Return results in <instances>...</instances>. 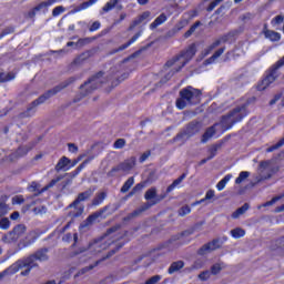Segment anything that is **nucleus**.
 I'll use <instances>...</instances> for the list:
<instances>
[{"mask_svg":"<svg viewBox=\"0 0 284 284\" xmlns=\"http://www.w3.org/2000/svg\"><path fill=\"white\" fill-rule=\"evenodd\" d=\"M250 176V172L248 171H242L239 176L235 180V183L237 185H241V183H243V181H245L247 178Z\"/></svg>","mask_w":284,"mask_h":284,"instance_id":"obj_29","label":"nucleus"},{"mask_svg":"<svg viewBox=\"0 0 284 284\" xmlns=\"http://www.w3.org/2000/svg\"><path fill=\"white\" fill-rule=\"evenodd\" d=\"M248 210H250V204H244L242 207L233 212L232 219H239V216H243V214H245V212H247Z\"/></svg>","mask_w":284,"mask_h":284,"instance_id":"obj_22","label":"nucleus"},{"mask_svg":"<svg viewBox=\"0 0 284 284\" xmlns=\"http://www.w3.org/2000/svg\"><path fill=\"white\" fill-rule=\"evenodd\" d=\"M31 192H39V184H37V182H33L31 185H30V189H29Z\"/></svg>","mask_w":284,"mask_h":284,"instance_id":"obj_53","label":"nucleus"},{"mask_svg":"<svg viewBox=\"0 0 284 284\" xmlns=\"http://www.w3.org/2000/svg\"><path fill=\"white\" fill-rule=\"evenodd\" d=\"M168 21V16L165 13L160 14L152 23L151 28H159V26H163Z\"/></svg>","mask_w":284,"mask_h":284,"instance_id":"obj_18","label":"nucleus"},{"mask_svg":"<svg viewBox=\"0 0 284 284\" xmlns=\"http://www.w3.org/2000/svg\"><path fill=\"white\" fill-rule=\"evenodd\" d=\"M232 181V174H227L216 184V190L219 192H223L225 190V185H227Z\"/></svg>","mask_w":284,"mask_h":284,"instance_id":"obj_15","label":"nucleus"},{"mask_svg":"<svg viewBox=\"0 0 284 284\" xmlns=\"http://www.w3.org/2000/svg\"><path fill=\"white\" fill-rule=\"evenodd\" d=\"M185 176H187V174L183 173L180 178H178L175 181H173V183L169 186V192H172V190H174L175 187H179V185H181V183H183Z\"/></svg>","mask_w":284,"mask_h":284,"instance_id":"obj_24","label":"nucleus"},{"mask_svg":"<svg viewBox=\"0 0 284 284\" xmlns=\"http://www.w3.org/2000/svg\"><path fill=\"white\" fill-rule=\"evenodd\" d=\"M219 3H221V0H214L210 3V6L207 7V12H212V10H214V8H216V6H219Z\"/></svg>","mask_w":284,"mask_h":284,"instance_id":"obj_44","label":"nucleus"},{"mask_svg":"<svg viewBox=\"0 0 284 284\" xmlns=\"http://www.w3.org/2000/svg\"><path fill=\"white\" fill-rule=\"evenodd\" d=\"M125 146V140L123 139H119L118 141H115L114 143V149L115 150H121L122 148Z\"/></svg>","mask_w":284,"mask_h":284,"instance_id":"obj_38","label":"nucleus"},{"mask_svg":"<svg viewBox=\"0 0 284 284\" xmlns=\"http://www.w3.org/2000/svg\"><path fill=\"white\" fill-rule=\"evenodd\" d=\"M14 73L2 72L0 73V83H6V81H12L14 80Z\"/></svg>","mask_w":284,"mask_h":284,"instance_id":"obj_25","label":"nucleus"},{"mask_svg":"<svg viewBox=\"0 0 284 284\" xmlns=\"http://www.w3.org/2000/svg\"><path fill=\"white\" fill-rule=\"evenodd\" d=\"M99 0H89L87 2L81 3L80 6L75 7L72 11L73 14H77V12H82V10H88V8H91V6H94Z\"/></svg>","mask_w":284,"mask_h":284,"instance_id":"obj_12","label":"nucleus"},{"mask_svg":"<svg viewBox=\"0 0 284 284\" xmlns=\"http://www.w3.org/2000/svg\"><path fill=\"white\" fill-rule=\"evenodd\" d=\"M232 239H243V236H245V230L241 229V227H236L231 230L230 232Z\"/></svg>","mask_w":284,"mask_h":284,"instance_id":"obj_23","label":"nucleus"},{"mask_svg":"<svg viewBox=\"0 0 284 284\" xmlns=\"http://www.w3.org/2000/svg\"><path fill=\"white\" fill-rule=\"evenodd\" d=\"M245 116H247V109H245V105L236 106L230 112V114L222 119L221 125L224 130H230L234 123L243 121Z\"/></svg>","mask_w":284,"mask_h":284,"instance_id":"obj_4","label":"nucleus"},{"mask_svg":"<svg viewBox=\"0 0 284 284\" xmlns=\"http://www.w3.org/2000/svg\"><path fill=\"white\" fill-rule=\"evenodd\" d=\"M8 227H10V220L8 217L0 220V229L8 230Z\"/></svg>","mask_w":284,"mask_h":284,"instance_id":"obj_36","label":"nucleus"},{"mask_svg":"<svg viewBox=\"0 0 284 284\" xmlns=\"http://www.w3.org/2000/svg\"><path fill=\"white\" fill-rule=\"evenodd\" d=\"M278 247L284 248V239L278 240Z\"/></svg>","mask_w":284,"mask_h":284,"instance_id":"obj_62","label":"nucleus"},{"mask_svg":"<svg viewBox=\"0 0 284 284\" xmlns=\"http://www.w3.org/2000/svg\"><path fill=\"white\" fill-rule=\"evenodd\" d=\"M184 265L185 264L183 263V261L174 262L173 264H171L169 268V274H174V272H179V270H183Z\"/></svg>","mask_w":284,"mask_h":284,"instance_id":"obj_21","label":"nucleus"},{"mask_svg":"<svg viewBox=\"0 0 284 284\" xmlns=\"http://www.w3.org/2000/svg\"><path fill=\"white\" fill-rule=\"evenodd\" d=\"M187 23H190V18L184 16L183 19L175 24V27L173 29L174 32H180V30H183V28H185L187 26Z\"/></svg>","mask_w":284,"mask_h":284,"instance_id":"obj_20","label":"nucleus"},{"mask_svg":"<svg viewBox=\"0 0 284 284\" xmlns=\"http://www.w3.org/2000/svg\"><path fill=\"white\" fill-rule=\"evenodd\" d=\"M135 163L136 161L134 160V158H131L130 160H126L120 165V170H122L123 172H130V170L134 168Z\"/></svg>","mask_w":284,"mask_h":284,"instance_id":"obj_16","label":"nucleus"},{"mask_svg":"<svg viewBox=\"0 0 284 284\" xmlns=\"http://www.w3.org/2000/svg\"><path fill=\"white\" fill-rule=\"evenodd\" d=\"M139 37H141V34H135L124 47H123V50H125V48H130V45H132V43H134Z\"/></svg>","mask_w":284,"mask_h":284,"instance_id":"obj_48","label":"nucleus"},{"mask_svg":"<svg viewBox=\"0 0 284 284\" xmlns=\"http://www.w3.org/2000/svg\"><path fill=\"white\" fill-rule=\"evenodd\" d=\"M223 52H225V48L222 47L215 51V53L210 59L205 60L204 65H212V63H216V59H219Z\"/></svg>","mask_w":284,"mask_h":284,"instance_id":"obj_14","label":"nucleus"},{"mask_svg":"<svg viewBox=\"0 0 284 284\" xmlns=\"http://www.w3.org/2000/svg\"><path fill=\"white\" fill-rule=\"evenodd\" d=\"M199 26H201V22H196L195 24H193L190 28V30L185 33V37H190V34H192V32H194V30H196Z\"/></svg>","mask_w":284,"mask_h":284,"instance_id":"obj_49","label":"nucleus"},{"mask_svg":"<svg viewBox=\"0 0 284 284\" xmlns=\"http://www.w3.org/2000/svg\"><path fill=\"white\" fill-rule=\"evenodd\" d=\"M36 261H48V251H38L34 255L16 262L9 268L0 273V282L3 281V278H8V276H12V274H17L19 270L26 268L21 272L22 276L30 274L31 267L37 266Z\"/></svg>","mask_w":284,"mask_h":284,"instance_id":"obj_1","label":"nucleus"},{"mask_svg":"<svg viewBox=\"0 0 284 284\" xmlns=\"http://www.w3.org/2000/svg\"><path fill=\"white\" fill-rule=\"evenodd\" d=\"M278 172V166L273 161H264L260 163L257 170V175H255V183H261V181H266V179H272L274 174Z\"/></svg>","mask_w":284,"mask_h":284,"instance_id":"obj_5","label":"nucleus"},{"mask_svg":"<svg viewBox=\"0 0 284 284\" xmlns=\"http://www.w3.org/2000/svg\"><path fill=\"white\" fill-rule=\"evenodd\" d=\"M204 201H205V199H202V200H200V201L193 203V205H201V203H203Z\"/></svg>","mask_w":284,"mask_h":284,"instance_id":"obj_64","label":"nucleus"},{"mask_svg":"<svg viewBox=\"0 0 284 284\" xmlns=\"http://www.w3.org/2000/svg\"><path fill=\"white\" fill-rule=\"evenodd\" d=\"M54 3H57V0H47L40 2L33 8V11L41 12V10H48L51 6H54Z\"/></svg>","mask_w":284,"mask_h":284,"instance_id":"obj_11","label":"nucleus"},{"mask_svg":"<svg viewBox=\"0 0 284 284\" xmlns=\"http://www.w3.org/2000/svg\"><path fill=\"white\" fill-rule=\"evenodd\" d=\"M99 219V214L90 215L87 220V223L90 225V223H94Z\"/></svg>","mask_w":284,"mask_h":284,"instance_id":"obj_51","label":"nucleus"},{"mask_svg":"<svg viewBox=\"0 0 284 284\" xmlns=\"http://www.w3.org/2000/svg\"><path fill=\"white\" fill-rule=\"evenodd\" d=\"M139 6H146V3H150V0H138Z\"/></svg>","mask_w":284,"mask_h":284,"instance_id":"obj_59","label":"nucleus"},{"mask_svg":"<svg viewBox=\"0 0 284 284\" xmlns=\"http://www.w3.org/2000/svg\"><path fill=\"white\" fill-rule=\"evenodd\" d=\"M77 163H72L70 159L63 156L62 159L59 160L58 164L55 165V170L58 172H61L63 170L64 172H68V170H72Z\"/></svg>","mask_w":284,"mask_h":284,"instance_id":"obj_10","label":"nucleus"},{"mask_svg":"<svg viewBox=\"0 0 284 284\" xmlns=\"http://www.w3.org/2000/svg\"><path fill=\"white\" fill-rule=\"evenodd\" d=\"M144 197L146 199V201H154V199L156 197V190L150 189L149 191H146Z\"/></svg>","mask_w":284,"mask_h":284,"instance_id":"obj_34","label":"nucleus"},{"mask_svg":"<svg viewBox=\"0 0 284 284\" xmlns=\"http://www.w3.org/2000/svg\"><path fill=\"white\" fill-rule=\"evenodd\" d=\"M159 281H161V275H155V276L151 277L149 281H146L145 284H156V283H159Z\"/></svg>","mask_w":284,"mask_h":284,"instance_id":"obj_45","label":"nucleus"},{"mask_svg":"<svg viewBox=\"0 0 284 284\" xmlns=\"http://www.w3.org/2000/svg\"><path fill=\"white\" fill-rule=\"evenodd\" d=\"M227 241V237H223V241L221 240H213L211 243L204 245L199 250L200 256H205L206 254H210L211 252H214L215 250H219L221 245H223Z\"/></svg>","mask_w":284,"mask_h":284,"instance_id":"obj_7","label":"nucleus"},{"mask_svg":"<svg viewBox=\"0 0 284 284\" xmlns=\"http://www.w3.org/2000/svg\"><path fill=\"white\" fill-rule=\"evenodd\" d=\"M200 281H207L210 278V271H204L199 275Z\"/></svg>","mask_w":284,"mask_h":284,"instance_id":"obj_46","label":"nucleus"},{"mask_svg":"<svg viewBox=\"0 0 284 284\" xmlns=\"http://www.w3.org/2000/svg\"><path fill=\"white\" fill-rule=\"evenodd\" d=\"M54 183H57L55 180H53V181L50 183V185L45 186V187L42 190V192H45V190H48V187H52V185H54Z\"/></svg>","mask_w":284,"mask_h":284,"instance_id":"obj_61","label":"nucleus"},{"mask_svg":"<svg viewBox=\"0 0 284 284\" xmlns=\"http://www.w3.org/2000/svg\"><path fill=\"white\" fill-rule=\"evenodd\" d=\"M180 99L176 101V108L179 110L185 109L186 105L192 103H199L201 101V92L199 89H194L192 87H187L186 89L180 92Z\"/></svg>","mask_w":284,"mask_h":284,"instance_id":"obj_3","label":"nucleus"},{"mask_svg":"<svg viewBox=\"0 0 284 284\" xmlns=\"http://www.w3.org/2000/svg\"><path fill=\"white\" fill-rule=\"evenodd\" d=\"M12 239H14V236L12 235V233H9V234H7V235H4V236L2 237V241H3L4 243H10V242L12 241Z\"/></svg>","mask_w":284,"mask_h":284,"instance_id":"obj_50","label":"nucleus"},{"mask_svg":"<svg viewBox=\"0 0 284 284\" xmlns=\"http://www.w3.org/2000/svg\"><path fill=\"white\" fill-rule=\"evenodd\" d=\"M282 65H284V58L281 59V60L275 64L276 70H277V68H281Z\"/></svg>","mask_w":284,"mask_h":284,"instance_id":"obj_58","label":"nucleus"},{"mask_svg":"<svg viewBox=\"0 0 284 284\" xmlns=\"http://www.w3.org/2000/svg\"><path fill=\"white\" fill-rule=\"evenodd\" d=\"M264 36L270 41H281V33L272 31V30H264Z\"/></svg>","mask_w":284,"mask_h":284,"instance_id":"obj_17","label":"nucleus"},{"mask_svg":"<svg viewBox=\"0 0 284 284\" xmlns=\"http://www.w3.org/2000/svg\"><path fill=\"white\" fill-rule=\"evenodd\" d=\"M12 203H13V205H21V203H23V196L17 195V196L12 197Z\"/></svg>","mask_w":284,"mask_h":284,"instance_id":"obj_43","label":"nucleus"},{"mask_svg":"<svg viewBox=\"0 0 284 284\" xmlns=\"http://www.w3.org/2000/svg\"><path fill=\"white\" fill-rule=\"evenodd\" d=\"M149 156H150V153H144V154H142V156L140 158L141 163H143L144 161H146Z\"/></svg>","mask_w":284,"mask_h":284,"instance_id":"obj_55","label":"nucleus"},{"mask_svg":"<svg viewBox=\"0 0 284 284\" xmlns=\"http://www.w3.org/2000/svg\"><path fill=\"white\" fill-rule=\"evenodd\" d=\"M141 190H143V184H138L134 189H133V192L131 193L134 194V192H141Z\"/></svg>","mask_w":284,"mask_h":284,"instance_id":"obj_54","label":"nucleus"},{"mask_svg":"<svg viewBox=\"0 0 284 284\" xmlns=\"http://www.w3.org/2000/svg\"><path fill=\"white\" fill-rule=\"evenodd\" d=\"M108 241V237L102 239L100 242H95L91 250H97V252H101V250H108L110 247V243L105 244Z\"/></svg>","mask_w":284,"mask_h":284,"instance_id":"obj_13","label":"nucleus"},{"mask_svg":"<svg viewBox=\"0 0 284 284\" xmlns=\"http://www.w3.org/2000/svg\"><path fill=\"white\" fill-rule=\"evenodd\" d=\"M223 43H225V39L215 40L209 48L204 50V57H207L211 50H216V48H219V45H222Z\"/></svg>","mask_w":284,"mask_h":284,"instance_id":"obj_19","label":"nucleus"},{"mask_svg":"<svg viewBox=\"0 0 284 284\" xmlns=\"http://www.w3.org/2000/svg\"><path fill=\"white\" fill-rule=\"evenodd\" d=\"M100 83H103V73L101 72L85 82L80 90L81 92H84L83 95L85 97L87 94H90L92 90H97Z\"/></svg>","mask_w":284,"mask_h":284,"instance_id":"obj_6","label":"nucleus"},{"mask_svg":"<svg viewBox=\"0 0 284 284\" xmlns=\"http://www.w3.org/2000/svg\"><path fill=\"white\" fill-rule=\"evenodd\" d=\"M215 192L214 190H209L205 194L204 201H210L211 199H214Z\"/></svg>","mask_w":284,"mask_h":284,"instance_id":"obj_47","label":"nucleus"},{"mask_svg":"<svg viewBox=\"0 0 284 284\" xmlns=\"http://www.w3.org/2000/svg\"><path fill=\"white\" fill-rule=\"evenodd\" d=\"M215 133H216V129H214V126L209 128L203 135V141H207V139H212V136H214Z\"/></svg>","mask_w":284,"mask_h":284,"instance_id":"obj_32","label":"nucleus"},{"mask_svg":"<svg viewBox=\"0 0 284 284\" xmlns=\"http://www.w3.org/2000/svg\"><path fill=\"white\" fill-rule=\"evenodd\" d=\"M275 212H284V204L275 209Z\"/></svg>","mask_w":284,"mask_h":284,"instance_id":"obj_63","label":"nucleus"},{"mask_svg":"<svg viewBox=\"0 0 284 284\" xmlns=\"http://www.w3.org/2000/svg\"><path fill=\"white\" fill-rule=\"evenodd\" d=\"M68 148H69V152H71V154H77V152H79V148L74 143H69Z\"/></svg>","mask_w":284,"mask_h":284,"instance_id":"obj_42","label":"nucleus"},{"mask_svg":"<svg viewBox=\"0 0 284 284\" xmlns=\"http://www.w3.org/2000/svg\"><path fill=\"white\" fill-rule=\"evenodd\" d=\"M59 90L49 91L45 95L40 97L37 101L33 102V105H39V103H44L45 99H48L51 94H57Z\"/></svg>","mask_w":284,"mask_h":284,"instance_id":"obj_28","label":"nucleus"},{"mask_svg":"<svg viewBox=\"0 0 284 284\" xmlns=\"http://www.w3.org/2000/svg\"><path fill=\"white\" fill-rule=\"evenodd\" d=\"M134 185V178H130L122 186L121 192L125 193Z\"/></svg>","mask_w":284,"mask_h":284,"instance_id":"obj_33","label":"nucleus"},{"mask_svg":"<svg viewBox=\"0 0 284 284\" xmlns=\"http://www.w3.org/2000/svg\"><path fill=\"white\" fill-rule=\"evenodd\" d=\"M190 212H192V209L190 206H183L180 210V216H185V215L190 214Z\"/></svg>","mask_w":284,"mask_h":284,"instance_id":"obj_41","label":"nucleus"},{"mask_svg":"<svg viewBox=\"0 0 284 284\" xmlns=\"http://www.w3.org/2000/svg\"><path fill=\"white\" fill-rule=\"evenodd\" d=\"M281 199H283V196H275L271 201L262 204L260 207H270V205H274V203H276L277 201H281Z\"/></svg>","mask_w":284,"mask_h":284,"instance_id":"obj_35","label":"nucleus"},{"mask_svg":"<svg viewBox=\"0 0 284 284\" xmlns=\"http://www.w3.org/2000/svg\"><path fill=\"white\" fill-rule=\"evenodd\" d=\"M276 81V69L273 70L266 78H264L258 84L257 90L263 91L267 90L272 83Z\"/></svg>","mask_w":284,"mask_h":284,"instance_id":"obj_9","label":"nucleus"},{"mask_svg":"<svg viewBox=\"0 0 284 284\" xmlns=\"http://www.w3.org/2000/svg\"><path fill=\"white\" fill-rule=\"evenodd\" d=\"M103 201H105V193H100L98 194V196L95 197V205H99L100 203H103Z\"/></svg>","mask_w":284,"mask_h":284,"instance_id":"obj_40","label":"nucleus"},{"mask_svg":"<svg viewBox=\"0 0 284 284\" xmlns=\"http://www.w3.org/2000/svg\"><path fill=\"white\" fill-rule=\"evenodd\" d=\"M194 54H196V44H191L184 52H182L181 55L166 62V70H171V72H179V70H181L185 63L192 61Z\"/></svg>","mask_w":284,"mask_h":284,"instance_id":"obj_2","label":"nucleus"},{"mask_svg":"<svg viewBox=\"0 0 284 284\" xmlns=\"http://www.w3.org/2000/svg\"><path fill=\"white\" fill-rule=\"evenodd\" d=\"M150 19H152V13L150 11H146L140 16L135 23H146V21H150Z\"/></svg>","mask_w":284,"mask_h":284,"instance_id":"obj_26","label":"nucleus"},{"mask_svg":"<svg viewBox=\"0 0 284 284\" xmlns=\"http://www.w3.org/2000/svg\"><path fill=\"white\" fill-rule=\"evenodd\" d=\"M284 21V17L283 16H276L272 21H271V26H273L275 28V30H280V26L281 23H283Z\"/></svg>","mask_w":284,"mask_h":284,"instance_id":"obj_30","label":"nucleus"},{"mask_svg":"<svg viewBox=\"0 0 284 284\" xmlns=\"http://www.w3.org/2000/svg\"><path fill=\"white\" fill-rule=\"evenodd\" d=\"M225 270V264L223 263H216L212 266L211 268V273L216 275V274H220L221 271Z\"/></svg>","mask_w":284,"mask_h":284,"instance_id":"obj_31","label":"nucleus"},{"mask_svg":"<svg viewBox=\"0 0 284 284\" xmlns=\"http://www.w3.org/2000/svg\"><path fill=\"white\" fill-rule=\"evenodd\" d=\"M156 203H158V201H152L151 204H146V206L142 209V212L148 210V207H151V205H156Z\"/></svg>","mask_w":284,"mask_h":284,"instance_id":"obj_60","label":"nucleus"},{"mask_svg":"<svg viewBox=\"0 0 284 284\" xmlns=\"http://www.w3.org/2000/svg\"><path fill=\"white\" fill-rule=\"evenodd\" d=\"M10 219H11L12 221H17V219H19V212H13V213L11 214Z\"/></svg>","mask_w":284,"mask_h":284,"instance_id":"obj_56","label":"nucleus"},{"mask_svg":"<svg viewBox=\"0 0 284 284\" xmlns=\"http://www.w3.org/2000/svg\"><path fill=\"white\" fill-rule=\"evenodd\" d=\"M65 9L63 7H55L52 11L53 17H59V14H63Z\"/></svg>","mask_w":284,"mask_h":284,"instance_id":"obj_39","label":"nucleus"},{"mask_svg":"<svg viewBox=\"0 0 284 284\" xmlns=\"http://www.w3.org/2000/svg\"><path fill=\"white\" fill-rule=\"evenodd\" d=\"M23 232H26V226L24 225H18L13 230V234H16V236H21V234H23Z\"/></svg>","mask_w":284,"mask_h":284,"instance_id":"obj_37","label":"nucleus"},{"mask_svg":"<svg viewBox=\"0 0 284 284\" xmlns=\"http://www.w3.org/2000/svg\"><path fill=\"white\" fill-rule=\"evenodd\" d=\"M116 3H119V0H110L106 2V4L103 7V12H110V10H114L116 8Z\"/></svg>","mask_w":284,"mask_h":284,"instance_id":"obj_27","label":"nucleus"},{"mask_svg":"<svg viewBox=\"0 0 284 284\" xmlns=\"http://www.w3.org/2000/svg\"><path fill=\"white\" fill-rule=\"evenodd\" d=\"M234 54H236V57H241V54H245V51L240 50V49H235Z\"/></svg>","mask_w":284,"mask_h":284,"instance_id":"obj_57","label":"nucleus"},{"mask_svg":"<svg viewBox=\"0 0 284 284\" xmlns=\"http://www.w3.org/2000/svg\"><path fill=\"white\" fill-rule=\"evenodd\" d=\"M90 196H92V191H87L78 196V199L70 205V207H73L77 211L72 216H81V214H83V206L79 203L90 199Z\"/></svg>","mask_w":284,"mask_h":284,"instance_id":"obj_8","label":"nucleus"},{"mask_svg":"<svg viewBox=\"0 0 284 284\" xmlns=\"http://www.w3.org/2000/svg\"><path fill=\"white\" fill-rule=\"evenodd\" d=\"M100 28H101L100 22H93L90 30H91V32H94V31L99 30Z\"/></svg>","mask_w":284,"mask_h":284,"instance_id":"obj_52","label":"nucleus"}]
</instances>
